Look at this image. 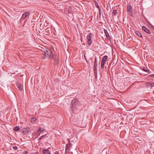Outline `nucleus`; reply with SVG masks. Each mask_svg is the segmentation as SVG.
<instances>
[{"instance_id":"4468645a","label":"nucleus","mask_w":154,"mask_h":154,"mask_svg":"<svg viewBox=\"0 0 154 154\" xmlns=\"http://www.w3.org/2000/svg\"><path fill=\"white\" fill-rule=\"evenodd\" d=\"M66 152H69V146L68 145V144H67L66 145Z\"/></svg>"},{"instance_id":"4be33fe9","label":"nucleus","mask_w":154,"mask_h":154,"mask_svg":"<svg viewBox=\"0 0 154 154\" xmlns=\"http://www.w3.org/2000/svg\"><path fill=\"white\" fill-rule=\"evenodd\" d=\"M147 22L148 25L149 27L152 26V25H151V23L150 22H148V21H147Z\"/></svg>"},{"instance_id":"ddd939ff","label":"nucleus","mask_w":154,"mask_h":154,"mask_svg":"<svg viewBox=\"0 0 154 154\" xmlns=\"http://www.w3.org/2000/svg\"><path fill=\"white\" fill-rule=\"evenodd\" d=\"M135 33L136 35H137L138 36L142 38V36L141 33L139 32L138 31H135Z\"/></svg>"},{"instance_id":"c85d7f7f","label":"nucleus","mask_w":154,"mask_h":154,"mask_svg":"<svg viewBox=\"0 0 154 154\" xmlns=\"http://www.w3.org/2000/svg\"><path fill=\"white\" fill-rule=\"evenodd\" d=\"M96 5V7L97 8H98V7H100L98 5Z\"/></svg>"},{"instance_id":"f8f14e48","label":"nucleus","mask_w":154,"mask_h":154,"mask_svg":"<svg viewBox=\"0 0 154 154\" xmlns=\"http://www.w3.org/2000/svg\"><path fill=\"white\" fill-rule=\"evenodd\" d=\"M127 8V11H128V13H131L132 8L131 6L130 5L128 6Z\"/></svg>"},{"instance_id":"1a4fd4ad","label":"nucleus","mask_w":154,"mask_h":154,"mask_svg":"<svg viewBox=\"0 0 154 154\" xmlns=\"http://www.w3.org/2000/svg\"><path fill=\"white\" fill-rule=\"evenodd\" d=\"M104 32L105 34L106 35V38L108 39H109L110 38V36L109 34L108 31H107V30L105 29L104 30Z\"/></svg>"},{"instance_id":"f03ea898","label":"nucleus","mask_w":154,"mask_h":154,"mask_svg":"<svg viewBox=\"0 0 154 154\" xmlns=\"http://www.w3.org/2000/svg\"><path fill=\"white\" fill-rule=\"evenodd\" d=\"M92 37V34L91 33H90L87 35L86 38L87 42L86 43V44L87 45H88V46H90L92 43L91 40Z\"/></svg>"},{"instance_id":"7ed1b4c3","label":"nucleus","mask_w":154,"mask_h":154,"mask_svg":"<svg viewBox=\"0 0 154 154\" xmlns=\"http://www.w3.org/2000/svg\"><path fill=\"white\" fill-rule=\"evenodd\" d=\"M107 55H105L103 57L101 63V67L102 69L104 68L105 63L107 61Z\"/></svg>"},{"instance_id":"20e7f679","label":"nucleus","mask_w":154,"mask_h":154,"mask_svg":"<svg viewBox=\"0 0 154 154\" xmlns=\"http://www.w3.org/2000/svg\"><path fill=\"white\" fill-rule=\"evenodd\" d=\"M30 14V12L29 11H26L23 13L22 15L20 20H22L25 18L29 14Z\"/></svg>"},{"instance_id":"f257e3e1","label":"nucleus","mask_w":154,"mask_h":154,"mask_svg":"<svg viewBox=\"0 0 154 154\" xmlns=\"http://www.w3.org/2000/svg\"><path fill=\"white\" fill-rule=\"evenodd\" d=\"M44 53L45 54L46 57H48L50 58L53 57V55L51 51L49 49H45L44 50Z\"/></svg>"},{"instance_id":"9b49d317","label":"nucleus","mask_w":154,"mask_h":154,"mask_svg":"<svg viewBox=\"0 0 154 154\" xmlns=\"http://www.w3.org/2000/svg\"><path fill=\"white\" fill-rule=\"evenodd\" d=\"M117 13V11L115 9L113 10L112 13V16L114 17L116 16Z\"/></svg>"},{"instance_id":"b1692460","label":"nucleus","mask_w":154,"mask_h":154,"mask_svg":"<svg viewBox=\"0 0 154 154\" xmlns=\"http://www.w3.org/2000/svg\"><path fill=\"white\" fill-rule=\"evenodd\" d=\"M151 85H150V86L151 87H152L154 86V83L153 82H151Z\"/></svg>"},{"instance_id":"6e6552de","label":"nucleus","mask_w":154,"mask_h":154,"mask_svg":"<svg viewBox=\"0 0 154 154\" xmlns=\"http://www.w3.org/2000/svg\"><path fill=\"white\" fill-rule=\"evenodd\" d=\"M17 85L19 91H21L22 90L23 87L19 83H17Z\"/></svg>"},{"instance_id":"412c9836","label":"nucleus","mask_w":154,"mask_h":154,"mask_svg":"<svg viewBox=\"0 0 154 154\" xmlns=\"http://www.w3.org/2000/svg\"><path fill=\"white\" fill-rule=\"evenodd\" d=\"M46 135V134H45L44 135H43L42 136L39 138V139L40 140H42L43 138H44L45 137V136Z\"/></svg>"},{"instance_id":"393cba45","label":"nucleus","mask_w":154,"mask_h":154,"mask_svg":"<svg viewBox=\"0 0 154 154\" xmlns=\"http://www.w3.org/2000/svg\"><path fill=\"white\" fill-rule=\"evenodd\" d=\"M13 148L15 150H17V147L16 146H14L13 147Z\"/></svg>"},{"instance_id":"6ab92c4d","label":"nucleus","mask_w":154,"mask_h":154,"mask_svg":"<svg viewBox=\"0 0 154 154\" xmlns=\"http://www.w3.org/2000/svg\"><path fill=\"white\" fill-rule=\"evenodd\" d=\"M36 119L35 118H32L31 119V122L32 123H34L36 121Z\"/></svg>"},{"instance_id":"bb28decb","label":"nucleus","mask_w":154,"mask_h":154,"mask_svg":"<svg viewBox=\"0 0 154 154\" xmlns=\"http://www.w3.org/2000/svg\"><path fill=\"white\" fill-rule=\"evenodd\" d=\"M24 154H27L28 153V152L26 151H25L24 152Z\"/></svg>"},{"instance_id":"39448f33","label":"nucleus","mask_w":154,"mask_h":154,"mask_svg":"<svg viewBox=\"0 0 154 154\" xmlns=\"http://www.w3.org/2000/svg\"><path fill=\"white\" fill-rule=\"evenodd\" d=\"M38 131V136H39L40 135V134H43L44 133L43 132L45 131L46 130L44 128L39 127Z\"/></svg>"},{"instance_id":"2eb2a0df","label":"nucleus","mask_w":154,"mask_h":154,"mask_svg":"<svg viewBox=\"0 0 154 154\" xmlns=\"http://www.w3.org/2000/svg\"><path fill=\"white\" fill-rule=\"evenodd\" d=\"M143 70L144 71H145L146 72H149V69H147L146 67H143Z\"/></svg>"},{"instance_id":"f3484780","label":"nucleus","mask_w":154,"mask_h":154,"mask_svg":"<svg viewBox=\"0 0 154 154\" xmlns=\"http://www.w3.org/2000/svg\"><path fill=\"white\" fill-rule=\"evenodd\" d=\"M20 129V128L19 126H17L15 127L14 129V130L16 131H18Z\"/></svg>"},{"instance_id":"9d476101","label":"nucleus","mask_w":154,"mask_h":154,"mask_svg":"<svg viewBox=\"0 0 154 154\" xmlns=\"http://www.w3.org/2000/svg\"><path fill=\"white\" fill-rule=\"evenodd\" d=\"M42 152L44 154H51L49 150L46 149H43Z\"/></svg>"},{"instance_id":"423d86ee","label":"nucleus","mask_w":154,"mask_h":154,"mask_svg":"<svg viewBox=\"0 0 154 154\" xmlns=\"http://www.w3.org/2000/svg\"><path fill=\"white\" fill-rule=\"evenodd\" d=\"M142 28L143 30L146 33L148 34L150 33V31L145 26H142Z\"/></svg>"},{"instance_id":"a878e982","label":"nucleus","mask_w":154,"mask_h":154,"mask_svg":"<svg viewBox=\"0 0 154 154\" xmlns=\"http://www.w3.org/2000/svg\"><path fill=\"white\" fill-rule=\"evenodd\" d=\"M129 14L131 16L132 14V11H131V13H129Z\"/></svg>"},{"instance_id":"dca6fc26","label":"nucleus","mask_w":154,"mask_h":154,"mask_svg":"<svg viewBox=\"0 0 154 154\" xmlns=\"http://www.w3.org/2000/svg\"><path fill=\"white\" fill-rule=\"evenodd\" d=\"M51 57L53 58L54 59L55 61V62L56 63V64H57L58 63V58H57V59L56 58H55L54 57V56H53V57Z\"/></svg>"},{"instance_id":"aec40b11","label":"nucleus","mask_w":154,"mask_h":154,"mask_svg":"<svg viewBox=\"0 0 154 154\" xmlns=\"http://www.w3.org/2000/svg\"><path fill=\"white\" fill-rule=\"evenodd\" d=\"M66 12H68V14H69V13H70L71 11V10L70 8H69V9L68 10L66 9L65 10Z\"/></svg>"},{"instance_id":"0eeeda50","label":"nucleus","mask_w":154,"mask_h":154,"mask_svg":"<svg viewBox=\"0 0 154 154\" xmlns=\"http://www.w3.org/2000/svg\"><path fill=\"white\" fill-rule=\"evenodd\" d=\"M97 65V58L96 57L95 58L94 62V70H95L96 69Z\"/></svg>"},{"instance_id":"a211bd4d","label":"nucleus","mask_w":154,"mask_h":154,"mask_svg":"<svg viewBox=\"0 0 154 154\" xmlns=\"http://www.w3.org/2000/svg\"><path fill=\"white\" fill-rule=\"evenodd\" d=\"M98 9L99 10V14L100 17L101 16V9L100 7H98Z\"/></svg>"},{"instance_id":"cd10ccee","label":"nucleus","mask_w":154,"mask_h":154,"mask_svg":"<svg viewBox=\"0 0 154 154\" xmlns=\"http://www.w3.org/2000/svg\"><path fill=\"white\" fill-rule=\"evenodd\" d=\"M55 154H60V153H59L58 152H55Z\"/></svg>"},{"instance_id":"5701e85b","label":"nucleus","mask_w":154,"mask_h":154,"mask_svg":"<svg viewBox=\"0 0 154 154\" xmlns=\"http://www.w3.org/2000/svg\"><path fill=\"white\" fill-rule=\"evenodd\" d=\"M150 85H151V82L147 83L146 84V85L148 87H151Z\"/></svg>"}]
</instances>
